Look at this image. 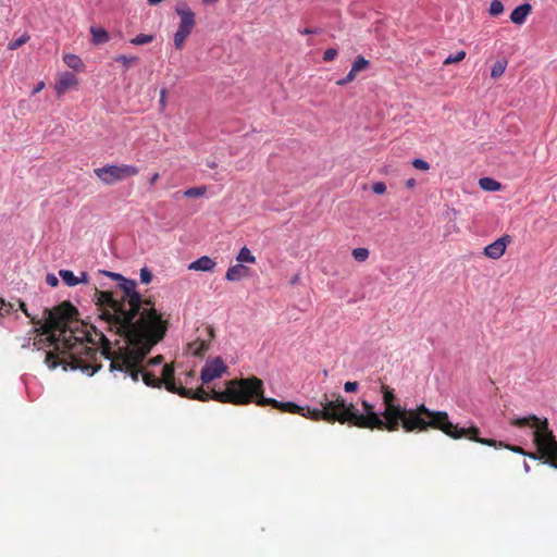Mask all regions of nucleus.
<instances>
[{
	"mask_svg": "<svg viewBox=\"0 0 557 557\" xmlns=\"http://www.w3.org/2000/svg\"><path fill=\"white\" fill-rule=\"evenodd\" d=\"M219 0H203V3L206 4H210V3H215L218 2Z\"/></svg>",
	"mask_w": 557,
	"mask_h": 557,
	"instance_id": "obj_49",
	"label": "nucleus"
},
{
	"mask_svg": "<svg viewBox=\"0 0 557 557\" xmlns=\"http://www.w3.org/2000/svg\"><path fill=\"white\" fill-rule=\"evenodd\" d=\"M248 273V269L243 264H235L227 269L225 280L230 282H237L245 277Z\"/></svg>",
	"mask_w": 557,
	"mask_h": 557,
	"instance_id": "obj_18",
	"label": "nucleus"
},
{
	"mask_svg": "<svg viewBox=\"0 0 557 557\" xmlns=\"http://www.w3.org/2000/svg\"><path fill=\"white\" fill-rule=\"evenodd\" d=\"M412 166L421 171H428L430 169V164L422 159H414L412 161Z\"/></svg>",
	"mask_w": 557,
	"mask_h": 557,
	"instance_id": "obj_36",
	"label": "nucleus"
},
{
	"mask_svg": "<svg viewBox=\"0 0 557 557\" xmlns=\"http://www.w3.org/2000/svg\"><path fill=\"white\" fill-rule=\"evenodd\" d=\"M113 60L116 63L122 64L126 69L131 67L132 65H134V64H136L138 62V58L137 57H127V55H124V54L115 55L113 58Z\"/></svg>",
	"mask_w": 557,
	"mask_h": 557,
	"instance_id": "obj_27",
	"label": "nucleus"
},
{
	"mask_svg": "<svg viewBox=\"0 0 557 557\" xmlns=\"http://www.w3.org/2000/svg\"><path fill=\"white\" fill-rule=\"evenodd\" d=\"M524 469H525V470H529V466H528V463H524Z\"/></svg>",
	"mask_w": 557,
	"mask_h": 557,
	"instance_id": "obj_51",
	"label": "nucleus"
},
{
	"mask_svg": "<svg viewBox=\"0 0 557 557\" xmlns=\"http://www.w3.org/2000/svg\"><path fill=\"white\" fill-rule=\"evenodd\" d=\"M356 76H357V75H356L355 73H352L351 71H349V73L347 74V76H346V77H344V78H342V79H339V81H337V82H336V84H337V85H339V86H344V85H346V84H348V83L352 82V81L356 78Z\"/></svg>",
	"mask_w": 557,
	"mask_h": 557,
	"instance_id": "obj_39",
	"label": "nucleus"
},
{
	"mask_svg": "<svg viewBox=\"0 0 557 557\" xmlns=\"http://www.w3.org/2000/svg\"><path fill=\"white\" fill-rule=\"evenodd\" d=\"M207 188L205 186L191 187L185 190L184 195L188 198L201 197L206 194Z\"/></svg>",
	"mask_w": 557,
	"mask_h": 557,
	"instance_id": "obj_31",
	"label": "nucleus"
},
{
	"mask_svg": "<svg viewBox=\"0 0 557 557\" xmlns=\"http://www.w3.org/2000/svg\"><path fill=\"white\" fill-rule=\"evenodd\" d=\"M174 374H175V371H174L173 364L172 363L164 364L163 369H162V375H161V377H159L160 384H161V386L164 385L166 391H169L170 393L180 395L181 388L184 387L183 381H180V384H177L175 381ZM194 376H195V371L190 370V371L186 372L184 383L188 384V380L193 379Z\"/></svg>",
	"mask_w": 557,
	"mask_h": 557,
	"instance_id": "obj_9",
	"label": "nucleus"
},
{
	"mask_svg": "<svg viewBox=\"0 0 557 557\" xmlns=\"http://www.w3.org/2000/svg\"><path fill=\"white\" fill-rule=\"evenodd\" d=\"M368 66L369 61L366 60L363 57L359 55L354 61L350 71L357 75L359 72L367 70Z\"/></svg>",
	"mask_w": 557,
	"mask_h": 557,
	"instance_id": "obj_25",
	"label": "nucleus"
},
{
	"mask_svg": "<svg viewBox=\"0 0 557 557\" xmlns=\"http://www.w3.org/2000/svg\"><path fill=\"white\" fill-rule=\"evenodd\" d=\"M361 406L363 412L356 410L354 404H347L345 401V407L342 408V410L343 417L346 419V423L359 429L395 432L392 430V428H389L387 419L383 418L382 413H377L375 411L373 404L369 403L368 400H362Z\"/></svg>",
	"mask_w": 557,
	"mask_h": 557,
	"instance_id": "obj_7",
	"label": "nucleus"
},
{
	"mask_svg": "<svg viewBox=\"0 0 557 557\" xmlns=\"http://www.w3.org/2000/svg\"><path fill=\"white\" fill-rule=\"evenodd\" d=\"M124 344L120 345L116 342L114 345L104 336L101 335V355L110 361L109 370L111 372H120L123 377L131 376L134 382H138L141 375L144 383L149 387H161L160 380L153 373L144 371L141 362L150 352L147 351L143 357H138L126 336H121Z\"/></svg>",
	"mask_w": 557,
	"mask_h": 557,
	"instance_id": "obj_6",
	"label": "nucleus"
},
{
	"mask_svg": "<svg viewBox=\"0 0 557 557\" xmlns=\"http://www.w3.org/2000/svg\"><path fill=\"white\" fill-rule=\"evenodd\" d=\"M465 58H466V51L460 50L456 54L447 57L444 60V65L458 63V62L462 61Z\"/></svg>",
	"mask_w": 557,
	"mask_h": 557,
	"instance_id": "obj_33",
	"label": "nucleus"
},
{
	"mask_svg": "<svg viewBox=\"0 0 557 557\" xmlns=\"http://www.w3.org/2000/svg\"><path fill=\"white\" fill-rule=\"evenodd\" d=\"M479 185L482 189L488 190V191H496V190H499V188H500V184L490 177L480 178Z\"/></svg>",
	"mask_w": 557,
	"mask_h": 557,
	"instance_id": "obj_23",
	"label": "nucleus"
},
{
	"mask_svg": "<svg viewBox=\"0 0 557 557\" xmlns=\"http://www.w3.org/2000/svg\"><path fill=\"white\" fill-rule=\"evenodd\" d=\"M94 173L104 185L110 186L136 176L139 173V169L131 164H107L95 169Z\"/></svg>",
	"mask_w": 557,
	"mask_h": 557,
	"instance_id": "obj_8",
	"label": "nucleus"
},
{
	"mask_svg": "<svg viewBox=\"0 0 557 557\" xmlns=\"http://www.w3.org/2000/svg\"><path fill=\"white\" fill-rule=\"evenodd\" d=\"M508 61L506 59L498 60L492 67L491 77L497 79L502 77L506 71Z\"/></svg>",
	"mask_w": 557,
	"mask_h": 557,
	"instance_id": "obj_21",
	"label": "nucleus"
},
{
	"mask_svg": "<svg viewBox=\"0 0 557 557\" xmlns=\"http://www.w3.org/2000/svg\"><path fill=\"white\" fill-rule=\"evenodd\" d=\"M95 280L92 300L98 319L108 324L109 331L126 336L139 358L163 339L168 321L151 298H143L136 281L104 270H99Z\"/></svg>",
	"mask_w": 557,
	"mask_h": 557,
	"instance_id": "obj_1",
	"label": "nucleus"
},
{
	"mask_svg": "<svg viewBox=\"0 0 557 557\" xmlns=\"http://www.w3.org/2000/svg\"><path fill=\"white\" fill-rule=\"evenodd\" d=\"M384 411L382 417L387 419L389 428L397 432L400 428L407 432H425L429 429L440 430L445 435L450 434L453 422L446 411L430 410L424 404L417 408L407 409L396 404L394 389L388 385H381Z\"/></svg>",
	"mask_w": 557,
	"mask_h": 557,
	"instance_id": "obj_5",
	"label": "nucleus"
},
{
	"mask_svg": "<svg viewBox=\"0 0 557 557\" xmlns=\"http://www.w3.org/2000/svg\"><path fill=\"white\" fill-rule=\"evenodd\" d=\"M88 278H89V276L86 272H82L81 276H77V281H79V283L87 284L89 282Z\"/></svg>",
	"mask_w": 557,
	"mask_h": 557,
	"instance_id": "obj_43",
	"label": "nucleus"
},
{
	"mask_svg": "<svg viewBox=\"0 0 557 557\" xmlns=\"http://www.w3.org/2000/svg\"><path fill=\"white\" fill-rule=\"evenodd\" d=\"M205 337H197L193 342L188 344V351L195 357H202L206 351L210 348V344L215 336L214 329L212 326H208L205 330Z\"/></svg>",
	"mask_w": 557,
	"mask_h": 557,
	"instance_id": "obj_12",
	"label": "nucleus"
},
{
	"mask_svg": "<svg viewBox=\"0 0 557 557\" xmlns=\"http://www.w3.org/2000/svg\"><path fill=\"white\" fill-rule=\"evenodd\" d=\"M207 165L211 169H214L216 168V163L215 162H208Z\"/></svg>",
	"mask_w": 557,
	"mask_h": 557,
	"instance_id": "obj_48",
	"label": "nucleus"
},
{
	"mask_svg": "<svg viewBox=\"0 0 557 557\" xmlns=\"http://www.w3.org/2000/svg\"><path fill=\"white\" fill-rule=\"evenodd\" d=\"M511 242V237L509 235H504L500 238L496 239L492 244L487 245L484 248V255L487 258L493 260H497L504 256L507 245Z\"/></svg>",
	"mask_w": 557,
	"mask_h": 557,
	"instance_id": "obj_14",
	"label": "nucleus"
},
{
	"mask_svg": "<svg viewBox=\"0 0 557 557\" xmlns=\"http://www.w3.org/2000/svg\"><path fill=\"white\" fill-rule=\"evenodd\" d=\"M159 177V173H154L149 181L150 185H154Z\"/></svg>",
	"mask_w": 557,
	"mask_h": 557,
	"instance_id": "obj_47",
	"label": "nucleus"
},
{
	"mask_svg": "<svg viewBox=\"0 0 557 557\" xmlns=\"http://www.w3.org/2000/svg\"><path fill=\"white\" fill-rule=\"evenodd\" d=\"M153 38L154 37L152 35L139 34L136 37L131 39V44L136 45V46L147 45V44H150L153 40Z\"/></svg>",
	"mask_w": 557,
	"mask_h": 557,
	"instance_id": "obj_29",
	"label": "nucleus"
},
{
	"mask_svg": "<svg viewBox=\"0 0 557 557\" xmlns=\"http://www.w3.org/2000/svg\"><path fill=\"white\" fill-rule=\"evenodd\" d=\"M510 425L516 428H530L533 430V443L536 447L535 453H527L521 446L505 444L492 438H482L479 436V428L471 425L469 428H459L458 424L453 423V428L449 429L450 434H447L450 438L460 440L468 438L482 445L491 447H503L509 449L516 454L528 456L532 459L544 460L545 463L557 468V441L549 429L548 420L546 418L541 419L535 414H529L521 418H515L510 420Z\"/></svg>",
	"mask_w": 557,
	"mask_h": 557,
	"instance_id": "obj_4",
	"label": "nucleus"
},
{
	"mask_svg": "<svg viewBox=\"0 0 557 557\" xmlns=\"http://www.w3.org/2000/svg\"><path fill=\"white\" fill-rule=\"evenodd\" d=\"M77 314V309L69 301L44 312L45 322L39 330L42 337L35 341L34 346L38 349L52 347L45 357L51 370L61 364L64 370L67 367L72 370L90 368L87 360L92 359L97 351L85 344L83 335H75L72 323L78 324Z\"/></svg>",
	"mask_w": 557,
	"mask_h": 557,
	"instance_id": "obj_2",
	"label": "nucleus"
},
{
	"mask_svg": "<svg viewBox=\"0 0 557 557\" xmlns=\"http://www.w3.org/2000/svg\"><path fill=\"white\" fill-rule=\"evenodd\" d=\"M263 381L255 375L249 377L234 380L228 383V388L224 393L216 394L215 398L223 401H232L236 406L256 403L258 406H271L282 412L297 413L312 421H325L327 423H346L343 417L342 408L345 407V399L338 393L331 395L324 394L320 401L321 409L310 407H300L292 401H278L274 398L263 396Z\"/></svg>",
	"mask_w": 557,
	"mask_h": 557,
	"instance_id": "obj_3",
	"label": "nucleus"
},
{
	"mask_svg": "<svg viewBox=\"0 0 557 557\" xmlns=\"http://www.w3.org/2000/svg\"><path fill=\"white\" fill-rule=\"evenodd\" d=\"M166 95H168L166 89L165 88L161 89V91H160V101H159L161 109H164L165 106H166Z\"/></svg>",
	"mask_w": 557,
	"mask_h": 557,
	"instance_id": "obj_41",
	"label": "nucleus"
},
{
	"mask_svg": "<svg viewBox=\"0 0 557 557\" xmlns=\"http://www.w3.org/2000/svg\"><path fill=\"white\" fill-rule=\"evenodd\" d=\"M226 370L227 367L221 357L208 360L201 370L200 379L202 384H209L213 380L221 377Z\"/></svg>",
	"mask_w": 557,
	"mask_h": 557,
	"instance_id": "obj_10",
	"label": "nucleus"
},
{
	"mask_svg": "<svg viewBox=\"0 0 557 557\" xmlns=\"http://www.w3.org/2000/svg\"><path fill=\"white\" fill-rule=\"evenodd\" d=\"M175 11L181 17L178 28L191 33L196 25L195 13L185 2H178Z\"/></svg>",
	"mask_w": 557,
	"mask_h": 557,
	"instance_id": "obj_13",
	"label": "nucleus"
},
{
	"mask_svg": "<svg viewBox=\"0 0 557 557\" xmlns=\"http://www.w3.org/2000/svg\"><path fill=\"white\" fill-rule=\"evenodd\" d=\"M299 33L302 35H312V34H318V30L312 29V28H305L302 30H299Z\"/></svg>",
	"mask_w": 557,
	"mask_h": 557,
	"instance_id": "obj_44",
	"label": "nucleus"
},
{
	"mask_svg": "<svg viewBox=\"0 0 557 557\" xmlns=\"http://www.w3.org/2000/svg\"><path fill=\"white\" fill-rule=\"evenodd\" d=\"M532 7L529 3H523L517 7L510 14V21L517 25L525 22L528 15L531 13Z\"/></svg>",
	"mask_w": 557,
	"mask_h": 557,
	"instance_id": "obj_17",
	"label": "nucleus"
},
{
	"mask_svg": "<svg viewBox=\"0 0 557 557\" xmlns=\"http://www.w3.org/2000/svg\"><path fill=\"white\" fill-rule=\"evenodd\" d=\"M29 35L24 33L21 37L9 42L8 48L10 50H16L29 40Z\"/></svg>",
	"mask_w": 557,
	"mask_h": 557,
	"instance_id": "obj_28",
	"label": "nucleus"
},
{
	"mask_svg": "<svg viewBox=\"0 0 557 557\" xmlns=\"http://www.w3.org/2000/svg\"><path fill=\"white\" fill-rule=\"evenodd\" d=\"M372 190L376 195H383L386 191V185L383 182H376L372 185Z\"/></svg>",
	"mask_w": 557,
	"mask_h": 557,
	"instance_id": "obj_37",
	"label": "nucleus"
},
{
	"mask_svg": "<svg viewBox=\"0 0 557 557\" xmlns=\"http://www.w3.org/2000/svg\"><path fill=\"white\" fill-rule=\"evenodd\" d=\"M338 54V51L337 49L335 48H329L324 51V54H323V60L325 62H330V61H333Z\"/></svg>",
	"mask_w": 557,
	"mask_h": 557,
	"instance_id": "obj_35",
	"label": "nucleus"
},
{
	"mask_svg": "<svg viewBox=\"0 0 557 557\" xmlns=\"http://www.w3.org/2000/svg\"><path fill=\"white\" fill-rule=\"evenodd\" d=\"M59 275L67 286H76L79 284L77 276H75L74 273L70 270H60Z\"/></svg>",
	"mask_w": 557,
	"mask_h": 557,
	"instance_id": "obj_24",
	"label": "nucleus"
},
{
	"mask_svg": "<svg viewBox=\"0 0 557 557\" xmlns=\"http://www.w3.org/2000/svg\"><path fill=\"white\" fill-rule=\"evenodd\" d=\"M235 379H233L234 381ZM232 380L227 381L225 383V389L224 391H221V393H224L227 391L228 388V383H231ZM216 394H220L219 391H215V389H212L211 393H208L203 389V387H198L196 391H194L193 388H187L186 386L182 387L181 391H180V396L181 397H184V398H188V399H196V400H200V401H207L209 399H213L215 401H219V403H222V404H232L234 405L232 401H223V400H219L216 399L215 395Z\"/></svg>",
	"mask_w": 557,
	"mask_h": 557,
	"instance_id": "obj_11",
	"label": "nucleus"
},
{
	"mask_svg": "<svg viewBox=\"0 0 557 557\" xmlns=\"http://www.w3.org/2000/svg\"><path fill=\"white\" fill-rule=\"evenodd\" d=\"M78 84L76 76L73 73L65 72L60 75L58 82L55 83L54 89L55 92L61 96L67 89L75 87Z\"/></svg>",
	"mask_w": 557,
	"mask_h": 557,
	"instance_id": "obj_15",
	"label": "nucleus"
},
{
	"mask_svg": "<svg viewBox=\"0 0 557 557\" xmlns=\"http://www.w3.org/2000/svg\"><path fill=\"white\" fill-rule=\"evenodd\" d=\"M190 35V33L177 28L176 33L174 34V46L176 49H182L185 40Z\"/></svg>",
	"mask_w": 557,
	"mask_h": 557,
	"instance_id": "obj_26",
	"label": "nucleus"
},
{
	"mask_svg": "<svg viewBox=\"0 0 557 557\" xmlns=\"http://www.w3.org/2000/svg\"><path fill=\"white\" fill-rule=\"evenodd\" d=\"M414 186H416V180L414 178L407 180L406 187L413 188Z\"/></svg>",
	"mask_w": 557,
	"mask_h": 557,
	"instance_id": "obj_46",
	"label": "nucleus"
},
{
	"mask_svg": "<svg viewBox=\"0 0 557 557\" xmlns=\"http://www.w3.org/2000/svg\"><path fill=\"white\" fill-rule=\"evenodd\" d=\"M215 265L216 262L213 259L208 256H202L191 262L188 265V269L194 271L211 272L214 270Z\"/></svg>",
	"mask_w": 557,
	"mask_h": 557,
	"instance_id": "obj_16",
	"label": "nucleus"
},
{
	"mask_svg": "<svg viewBox=\"0 0 557 557\" xmlns=\"http://www.w3.org/2000/svg\"><path fill=\"white\" fill-rule=\"evenodd\" d=\"M236 260L239 262L238 264H242L245 262L246 263H255L256 257L251 253L250 249L245 246L239 250V252L236 257Z\"/></svg>",
	"mask_w": 557,
	"mask_h": 557,
	"instance_id": "obj_22",
	"label": "nucleus"
},
{
	"mask_svg": "<svg viewBox=\"0 0 557 557\" xmlns=\"http://www.w3.org/2000/svg\"><path fill=\"white\" fill-rule=\"evenodd\" d=\"M358 387H359V384L356 381H354V382L348 381L344 384V391L346 393H354L358 389Z\"/></svg>",
	"mask_w": 557,
	"mask_h": 557,
	"instance_id": "obj_38",
	"label": "nucleus"
},
{
	"mask_svg": "<svg viewBox=\"0 0 557 557\" xmlns=\"http://www.w3.org/2000/svg\"><path fill=\"white\" fill-rule=\"evenodd\" d=\"M46 282L49 286L51 287H57L59 285V280L55 275L53 274H48L46 276Z\"/></svg>",
	"mask_w": 557,
	"mask_h": 557,
	"instance_id": "obj_40",
	"label": "nucleus"
},
{
	"mask_svg": "<svg viewBox=\"0 0 557 557\" xmlns=\"http://www.w3.org/2000/svg\"><path fill=\"white\" fill-rule=\"evenodd\" d=\"M44 87H45V83H44V82H40V83H39V84L34 88L33 94L35 95V94H37V92L41 91V90L44 89Z\"/></svg>",
	"mask_w": 557,
	"mask_h": 557,
	"instance_id": "obj_45",
	"label": "nucleus"
},
{
	"mask_svg": "<svg viewBox=\"0 0 557 557\" xmlns=\"http://www.w3.org/2000/svg\"><path fill=\"white\" fill-rule=\"evenodd\" d=\"M21 308H22V310L26 313V315H29V314L27 313V311H26L25 304H22V305H21Z\"/></svg>",
	"mask_w": 557,
	"mask_h": 557,
	"instance_id": "obj_50",
	"label": "nucleus"
},
{
	"mask_svg": "<svg viewBox=\"0 0 557 557\" xmlns=\"http://www.w3.org/2000/svg\"><path fill=\"white\" fill-rule=\"evenodd\" d=\"M504 12V4L500 0H493L490 4L488 13L492 16H498Z\"/></svg>",
	"mask_w": 557,
	"mask_h": 557,
	"instance_id": "obj_30",
	"label": "nucleus"
},
{
	"mask_svg": "<svg viewBox=\"0 0 557 557\" xmlns=\"http://www.w3.org/2000/svg\"><path fill=\"white\" fill-rule=\"evenodd\" d=\"M352 257L358 262H364L369 258V250L367 248H355Z\"/></svg>",
	"mask_w": 557,
	"mask_h": 557,
	"instance_id": "obj_32",
	"label": "nucleus"
},
{
	"mask_svg": "<svg viewBox=\"0 0 557 557\" xmlns=\"http://www.w3.org/2000/svg\"><path fill=\"white\" fill-rule=\"evenodd\" d=\"M163 362V357L161 355L156 356L154 358L150 359L149 364H161Z\"/></svg>",
	"mask_w": 557,
	"mask_h": 557,
	"instance_id": "obj_42",
	"label": "nucleus"
},
{
	"mask_svg": "<svg viewBox=\"0 0 557 557\" xmlns=\"http://www.w3.org/2000/svg\"><path fill=\"white\" fill-rule=\"evenodd\" d=\"M90 33L95 45H101L109 41V34L104 28L91 26Z\"/></svg>",
	"mask_w": 557,
	"mask_h": 557,
	"instance_id": "obj_19",
	"label": "nucleus"
},
{
	"mask_svg": "<svg viewBox=\"0 0 557 557\" xmlns=\"http://www.w3.org/2000/svg\"><path fill=\"white\" fill-rule=\"evenodd\" d=\"M63 61L69 67L75 71H81L84 67L82 59L76 54L67 53L63 57Z\"/></svg>",
	"mask_w": 557,
	"mask_h": 557,
	"instance_id": "obj_20",
	"label": "nucleus"
},
{
	"mask_svg": "<svg viewBox=\"0 0 557 557\" xmlns=\"http://www.w3.org/2000/svg\"><path fill=\"white\" fill-rule=\"evenodd\" d=\"M140 281L144 284H149L152 281V273L148 268H143L140 270Z\"/></svg>",
	"mask_w": 557,
	"mask_h": 557,
	"instance_id": "obj_34",
	"label": "nucleus"
}]
</instances>
